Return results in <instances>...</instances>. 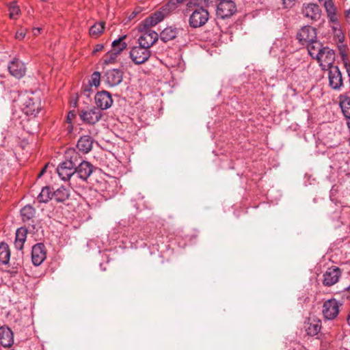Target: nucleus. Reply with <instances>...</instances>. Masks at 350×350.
<instances>
[{
  "label": "nucleus",
  "instance_id": "f257e3e1",
  "mask_svg": "<svg viewBox=\"0 0 350 350\" xmlns=\"http://www.w3.org/2000/svg\"><path fill=\"white\" fill-rule=\"evenodd\" d=\"M75 150H69L66 152L65 159L61 162L57 167V172L59 178L64 180H69L71 178H75V167L74 165Z\"/></svg>",
  "mask_w": 350,
  "mask_h": 350
},
{
  "label": "nucleus",
  "instance_id": "f03ea898",
  "mask_svg": "<svg viewBox=\"0 0 350 350\" xmlns=\"http://www.w3.org/2000/svg\"><path fill=\"white\" fill-rule=\"evenodd\" d=\"M73 159V158H72ZM74 165L75 167V177L83 182H87L94 170L96 168L89 161H85L80 154L75 150Z\"/></svg>",
  "mask_w": 350,
  "mask_h": 350
},
{
  "label": "nucleus",
  "instance_id": "7ed1b4c3",
  "mask_svg": "<svg viewBox=\"0 0 350 350\" xmlns=\"http://www.w3.org/2000/svg\"><path fill=\"white\" fill-rule=\"evenodd\" d=\"M323 7L329 22L334 24L332 28L336 33L339 42H342L344 36L341 32V30L340 29V24L337 14V8L333 0H325L323 3Z\"/></svg>",
  "mask_w": 350,
  "mask_h": 350
},
{
  "label": "nucleus",
  "instance_id": "20e7f679",
  "mask_svg": "<svg viewBox=\"0 0 350 350\" xmlns=\"http://www.w3.org/2000/svg\"><path fill=\"white\" fill-rule=\"evenodd\" d=\"M237 5L232 0H222L217 8L218 18L225 19L231 17L237 12Z\"/></svg>",
  "mask_w": 350,
  "mask_h": 350
},
{
  "label": "nucleus",
  "instance_id": "39448f33",
  "mask_svg": "<svg viewBox=\"0 0 350 350\" xmlns=\"http://www.w3.org/2000/svg\"><path fill=\"white\" fill-rule=\"evenodd\" d=\"M317 60L319 63L322 70H325L329 66H334L335 61L334 51L329 47L325 46L320 53L317 55Z\"/></svg>",
  "mask_w": 350,
  "mask_h": 350
},
{
  "label": "nucleus",
  "instance_id": "423d86ee",
  "mask_svg": "<svg viewBox=\"0 0 350 350\" xmlns=\"http://www.w3.org/2000/svg\"><path fill=\"white\" fill-rule=\"evenodd\" d=\"M150 55L151 51L150 49L142 46L140 44L137 46L133 47L129 53L131 59L137 65L146 62L150 58Z\"/></svg>",
  "mask_w": 350,
  "mask_h": 350
},
{
  "label": "nucleus",
  "instance_id": "0eeeda50",
  "mask_svg": "<svg viewBox=\"0 0 350 350\" xmlns=\"http://www.w3.org/2000/svg\"><path fill=\"white\" fill-rule=\"evenodd\" d=\"M209 17L208 11L204 8H200L195 10L190 15L189 23L193 28H198L204 25Z\"/></svg>",
  "mask_w": 350,
  "mask_h": 350
},
{
  "label": "nucleus",
  "instance_id": "6e6552de",
  "mask_svg": "<svg viewBox=\"0 0 350 350\" xmlns=\"http://www.w3.org/2000/svg\"><path fill=\"white\" fill-rule=\"evenodd\" d=\"M328 71L329 85L334 90H340L343 85L342 73L337 66H329Z\"/></svg>",
  "mask_w": 350,
  "mask_h": 350
},
{
  "label": "nucleus",
  "instance_id": "1a4fd4ad",
  "mask_svg": "<svg viewBox=\"0 0 350 350\" xmlns=\"http://www.w3.org/2000/svg\"><path fill=\"white\" fill-rule=\"evenodd\" d=\"M336 299L325 301L323 305V314L327 320L334 319L338 314L339 306H341Z\"/></svg>",
  "mask_w": 350,
  "mask_h": 350
},
{
  "label": "nucleus",
  "instance_id": "9d476101",
  "mask_svg": "<svg viewBox=\"0 0 350 350\" xmlns=\"http://www.w3.org/2000/svg\"><path fill=\"white\" fill-rule=\"evenodd\" d=\"M102 116L101 111L96 107H92L87 109L82 110L79 113L81 120L90 124H94L98 122Z\"/></svg>",
  "mask_w": 350,
  "mask_h": 350
},
{
  "label": "nucleus",
  "instance_id": "9b49d317",
  "mask_svg": "<svg viewBox=\"0 0 350 350\" xmlns=\"http://www.w3.org/2000/svg\"><path fill=\"white\" fill-rule=\"evenodd\" d=\"M139 31L143 33L138 38V43L142 46H144L148 49L154 44L159 39V34L151 29H139Z\"/></svg>",
  "mask_w": 350,
  "mask_h": 350
},
{
  "label": "nucleus",
  "instance_id": "f8f14e48",
  "mask_svg": "<svg viewBox=\"0 0 350 350\" xmlns=\"http://www.w3.org/2000/svg\"><path fill=\"white\" fill-rule=\"evenodd\" d=\"M103 79L109 87L117 86L122 81L123 72L116 68L108 70L105 72Z\"/></svg>",
  "mask_w": 350,
  "mask_h": 350
},
{
  "label": "nucleus",
  "instance_id": "ddd939ff",
  "mask_svg": "<svg viewBox=\"0 0 350 350\" xmlns=\"http://www.w3.org/2000/svg\"><path fill=\"white\" fill-rule=\"evenodd\" d=\"M297 38L300 44L305 45L317 38V30L310 25L304 26L297 33Z\"/></svg>",
  "mask_w": 350,
  "mask_h": 350
},
{
  "label": "nucleus",
  "instance_id": "4468645a",
  "mask_svg": "<svg viewBox=\"0 0 350 350\" xmlns=\"http://www.w3.org/2000/svg\"><path fill=\"white\" fill-rule=\"evenodd\" d=\"M321 10L316 3H304L302 8L304 16L312 21H317L321 17Z\"/></svg>",
  "mask_w": 350,
  "mask_h": 350
},
{
  "label": "nucleus",
  "instance_id": "2eb2a0df",
  "mask_svg": "<svg viewBox=\"0 0 350 350\" xmlns=\"http://www.w3.org/2000/svg\"><path fill=\"white\" fill-rule=\"evenodd\" d=\"M95 103L100 111L109 109L113 104V99L109 92L105 90L98 92L95 95Z\"/></svg>",
  "mask_w": 350,
  "mask_h": 350
},
{
  "label": "nucleus",
  "instance_id": "dca6fc26",
  "mask_svg": "<svg viewBox=\"0 0 350 350\" xmlns=\"http://www.w3.org/2000/svg\"><path fill=\"white\" fill-rule=\"evenodd\" d=\"M46 257L45 246L42 243H38L32 247L31 260L35 266L40 265Z\"/></svg>",
  "mask_w": 350,
  "mask_h": 350
},
{
  "label": "nucleus",
  "instance_id": "f3484780",
  "mask_svg": "<svg viewBox=\"0 0 350 350\" xmlns=\"http://www.w3.org/2000/svg\"><path fill=\"white\" fill-rule=\"evenodd\" d=\"M340 273V269L337 267L328 268L323 274V284L327 286L334 285L338 281Z\"/></svg>",
  "mask_w": 350,
  "mask_h": 350
},
{
  "label": "nucleus",
  "instance_id": "a211bd4d",
  "mask_svg": "<svg viewBox=\"0 0 350 350\" xmlns=\"http://www.w3.org/2000/svg\"><path fill=\"white\" fill-rule=\"evenodd\" d=\"M10 73L16 78H22L26 72L25 64L19 61L18 59L14 58L8 65Z\"/></svg>",
  "mask_w": 350,
  "mask_h": 350
},
{
  "label": "nucleus",
  "instance_id": "6ab92c4d",
  "mask_svg": "<svg viewBox=\"0 0 350 350\" xmlns=\"http://www.w3.org/2000/svg\"><path fill=\"white\" fill-rule=\"evenodd\" d=\"M0 343L4 347H10L14 343V334L8 326L0 327Z\"/></svg>",
  "mask_w": 350,
  "mask_h": 350
},
{
  "label": "nucleus",
  "instance_id": "aec40b11",
  "mask_svg": "<svg viewBox=\"0 0 350 350\" xmlns=\"http://www.w3.org/2000/svg\"><path fill=\"white\" fill-rule=\"evenodd\" d=\"M27 229L21 227L16 231L14 247L16 250L21 251L27 239Z\"/></svg>",
  "mask_w": 350,
  "mask_h": 350
},
{
  "label": "nucleus",
  "instance_id": "412c9836",
  "mask_svg": "<svg viewBox=\"0 0 350 350\" xmlns=\"http://www.w3.org/2000/svg\"><path fill=\"white\" fill-rule=\"evenodd\" d=\"M93 139L90 135L81 136L77 144V148L83 153H88L92 148Z\"/></svg>",
  "mask_w": 350,
  "mask_h": 350
},
{
  "label": "nucleus",
  "instance_id": "4be33fe9",
  "mask_svg": "<svg viewBox=\"0 0 350 350\" xmlns=\"http://www.w3.org/2000/svg\"><path fill=\"white\" fill-rule=\"evenodd\" d=\"M21 217L24 223L31 221L33 223V219L36 215V209L30 204L25 205L21 209Z\"/></svg>",
  "mask_w": 350,
  "mask_h": 350
},
{
  "label": "nucleus",
  "instance_id": "5701e85b",
  "mask_svg": "<svg viewBox=\"0 0 350 350\" xmlns=\"http://www.w3.org/2000/svg\"><path fill=\"white\" fill-rule=\"evenodd\" d=\"M23 105H25L24 110L27 115L36 116L40 110V103L35 102L32 98H28Z\"/></svg>",
  "mask_w": 350,
  "mask_h": 350
},
{
  "label": "nucleus",
  "instance_id": "b1692460",
  "mask_svg": "<svg viewBox=\"0 0 350 350\" xmlns=\"http://www.w3.org/2000/svg\"><path fill=\"white\" fill-rule=\"evenodd\" d=\"M305 328L308 335L311 336H316L321 330V321L316 319L310 320L306 323Z\"/></svg>",
  "mask_w": 350,
  "mask_h": 350
},
{
  "label": "nucleus",
  "instance_id": "393cba45",
  "mask_svg": "<svg viewBox=\"0 0 350 350\" xmlns=\"http://www.w3.org/2000/svg\"><path fill=\"white\" fill-rule=\"evenodd\" d=\"M307 46V49L310 55L314 59H317V55L318 53H320L323 46L319 41L314 39V41H311L306 44Z\"/></svg>",
  "mask_w": 350,
  "mask_h": 350
},
{
  "label": "nucleus",
  "instance_id": "a878e982",
  "mask_svg": "<svg viewBox=\"0 0 350 350\" xmlns=\"http://www.w3.org/2000/svg\"><path fill=\"white\" fill-rule=\"evenodd\" d=\"M177 33L176 28L167 27L160 33L159 38L163 42H167L174 39Z\"/></svg>",
  "mask_w": 350,
  "mask_h": 350
},
{
  "label": "nucleus",
  "instance_id": "bb28decb",
  "mask_svg": "<svg viewBox=\"0 0 350 350\" xmlns=\"http://www.w3.org/2000/svg\"><path fill=\"white\" fill-rule=\"evenodd\" d=\"M54 199L58 202L66 201L70 196L69 190L64 186H61L55 191H53Z\"/></svg>",
  "mask_w": 350,
  "mask_h": 350
},
{
  "label": "nucleus",
  "instance_id": "cd10ccee",
  "mask_svg": "<svg viewBox=\"0 0 350 350\" xmlns=\"http://www.w3.org/2000/svg\"><path fill=\"white\" fill-rule=\"evenodd\" d=\"M126 35L120 36L118 39L113 40L111 43V50L116 54L120 55L122 51L127 47V44L124 42Z\"/></svg>",
  "mask_w": 350,
  "mask_h": 350
},
{
  "label": "nucleus",
  "instance_id": "c85d7f7f",
  "mask_svg": "<svg viewBox=\"0 0 350 350\" xmlns=\"http://www.w3.org/2000/svg\"><path fill=\"white\" fill-rule=\"evenodd\" d=\"M53 191L50 187H44L37 197V200L40 203H47L52 198Z\"/></svg>",
  "mask_w": 350,
  "mask_h": 350
},
{
  "label": "nucleus",
  "instance_id": "c756f323",
  "mask_svg": "<svg viewBox=\"0 0 350 350\" xmlns=\"http://www.w3.org/2000/svg\"><path fill=\"white\" fill-rule=\"evenodd\" d=\"M340 106L345 117H350V93L340 96Z\"/></svg>",
  "mask_w": 350,
  "mask_h": 350
},
{
  "label": "nucleus",
  "instance_id": "7c9ffc66",
  "mask_svg": "<svg viewBox=\"0 0 350 350\" xmlns=\"http://www.w3.org/2000/svg\"><path fill=\"white\" fill-rule=\"evenodd\" d=\"M10 258V251L9 246L5 243H0V262L6 265L9 262Z\"/></svg>",
  "mask_w": 350,
  "mask_h": 350
},
{
  "label": "nucleus",
  "instance_id": "2f4dec72",
  "mask_svg": "<svg viewBox=\"0 0 350 350\" xmlns=\"http://www.w3.org/2000/svg\"><path fill=\"white\" fill-rule=\"evenodd\" d=\"M100 73L98 71H95L92 73L91 76V79L90 81V87H85L83 90L84 93L87 96H89L88 92H89L91 87L92 85L95 87H98L100 85Z\"/></svg>",
  "mask_w": 350,
  "mask_h": 350
},
{
  "label": "nucleus",
  "instance_id": "473e14b6",
  "mask_svg": "<svg viewBox=\"0 0 350 350\" xmlns=\"http://www.w3.org/2000/svg\"><path fill=\"white\" fill-rule=\"evenodd\" d=\"M105 23L98 22L93 25L90 29V35L92 37L96 38L99 36L104 31Z\"/></svg>",
  "mask_w": 350,
  "mask_h": 350
},
{
  "label": "nucleus",
  "instance_id": "72a5a7b5",
  "mask_svg": "<svg viewBox=\"0 0 350 350\" xmlns=\"http://www.w3.org/2000/svg\"><path fill=\"white\" fill-rule=\"evenodd\" d=\"M157 24V22L154 20L152 16L150 15L143 21V27L140 28L143 29H150V27H154Z\"/></svg>",
  "mask_w": 350,
  "mask_h": 350
},
{
  "label": "nucleus",
  "instance_id": "f704fd0d",
  "mask_svg": "<svg viewBox=\"0 0 350 350\" xmlns=\"http://www.w3.org/2000/svg\"><path fill=\"white\" fill-rule=\"evenodd\" d=\"M118 54H116L114 51H113L111 49L107 52L105 56L104 62L106 64H112L116 62Z\"/></svg>",
  "mask_w": 350,
  "mask_h": 350
},
{
  "label": "nucleus",
  "instance_id": "c9c22d12",
  "mask_svg": "<svg viewBox=\"0 0 350 350\" xmlns=\"http://www.w3.org/2000/svg\"><path fill=\"white\" fill-rule=\"evenodd\" d=\"M19 8L17 5H16L14 3L10 5L9 7V12H10V18L12 19H14L16 16L19 13Z\"/></svg>",
  "mask_w": 350,
  "mask_h": 350
},
{
  "label": "nucleus",
  "instance_id": "e433bc0d",
  "mask_svg": "<svg viewBox=\"0 0 350 350\" xmlns=\"http://www.w3.org/2000/svg\"><path fill=\"white\" fill-rule=\"evenodd\" d=\"M151 15L154 18V20L157 22V23L162 21L165 17V13L163 11L155 12L154 13L152 14Z\"/></svg>",
  "mask_w": 350,
  "mask_h": 350
},
{
  "label": "nucleus",
  "instance_id": "4c0bfd02",
  "mask_svg": "<svg viewBox=\"0 0 350 350\" xmlns=\"http://www.w3.org/2000/svg\"><path fill=\"white\" fill-rule=\"evenodd\" d=\"M26 35V32L25 30H19L16 33V38L18 40H23Z\"/></svg>",
  "mask_w": 350,
  "mask_h": 350
},
{
  "label": "nucleus",
  "instance_id": "58836bf2",
  "mask_svg": "<svg viewBox=\"0 0 350 350\" xmlns=\"http://www.w3.org/2000/svg\"><path fill=\"white\" fill-rule=\"evenodd\" d=\"M104 48V45L103 44H98L94 46V49L93 50V53L95 54L97 52H99L103 50Z\"/></svg>",
  "mask_w": 350,
  "mask_h": 350
},
{
  "label": "nucleus",
  "instance_id": "ea45409f",
  "mask_svg": "<svg viewBox=\"0 0 350 350\" xmlns=\"http://www.w3.org/2000/svg\"><path fill=\"white\" fill-rule=\"evenodd\" d=\"M75 117V111H70L68 114V120L69 121H71Z\"/></svg>",
  "mask_w": 350,
  "mask_h": 350
},
{
  "label": "nucleus",
  "instance_id": "a19ab883",
  "mask_svg": "<svg viewBox=\"0 0 350 350\" xmlns=\"http://www.w3.org/2000/svg\"><path fill=\"white\" fill-rule=\"evenodd\" d=\"M345 18L349 24H350V9L345 12Z\"/></svg>",
  "mask_w": 350,
  "mask_h": 350
},
{
  "label": "nucleus",
  "instance_id": "79ce46f5",
  "mask_svg": "<svg viewBox=\"0 0 350 350\" xmlns=\"http://www.w3.org/2000/svg\"><path fill=\"white\" fill-rule=\"evenodd\" d=\"M40 28H34L33 29V33L35 36H37L40 33Z\"/></svg>",
  "mask_w": 350,
  "mask_h": 350
},
{
  "label": "nucleus",
  "instance_id": "37998d69",
  "mask_svg": "<svg viewBox=\"0 0 350 350\" xmlns=\"http://www.w3.org/2000/svg\"><path fill=\"white\" fill-rule=\"evenodd\" d=\"M345 66L346 67V69H347V72L348 73V75L349 77H350V66L349 65H347V63L345 64Z\"/></svg>",
  "mask_w": 350,
  "mask_h": 350
},
{
  "label": "nucleus",
  "instance_id": "c03bdc74",
  "mask_svg": "<svg viewBox=\"0 0 350 350\" xmlns=\"http://www.w3.org/2000/svg\"><path fill=\"white\" fill-rule=\"evenodd\" d=\"M347 323L350 325V312H349V315L347 317Z\"/></svg>",
  "mask_w": 350,
  "mask_h": 350
},
{
  "label": "nucleus",
  "instance_id": "a18cd8bd",
  "mask_svg": "<svg viewBox=\"0 0 350 350\" xmlns=\"http://www.w3.org/2000/svg\"><path fill=\"white\" fill-rule=\"evenodd\" d=\"M137 13H138V12H135V11H134V12L132 13L131 16H132V17L135 16H136V14H137Z\"/></svg>",
  "mask_w": 350,
  "mask_h": 350
},
{
  "label": "nucleus",
  "instance_id": "49530a36",
  "mask_svg": "<svg viewBox=\"0 0 350 350\" xmlns=\"http://www.w3.org/2000/svg\"><path fill=\"white\" fill-rule=\"evenodd\" d=\"M31 227H32V228H33V230H34V229H36V225H35V224H32V225H31Z\"/></svg>",
  "mask_w": 350,
  "mask_h": 350
},
{
  "label": "nucleus",
  "instance_id": "de8ad7c7",
  "mask_svg": "<svg viewBox=\"0 0 350 350\" xmlns=\"http://www.w3.org/2000/svg\"><path fill=\"white\" fill-rule=\"evenodd\" d=\"M44 171V169L42 170V171L40 172V176H41L43 174Z\"/></svg>",
  "mask_w": 350,
  "mask_h": 350
},
{
  "label": "nucleus",
  "instance_id": "09e8293b",
  "mask_svg": "<svg viewBox=\"0 0 350 350\" xmlns=\"http://www.w3.org/2000/svg\"><path fill=\"white\" fill-rule=\"evenodd\" d=\"M347 291H348V292L350 293V286L347 288Z\"/></svg>",
  "mask_w": 350,
  "mask_h": 350
}]
</instances>
